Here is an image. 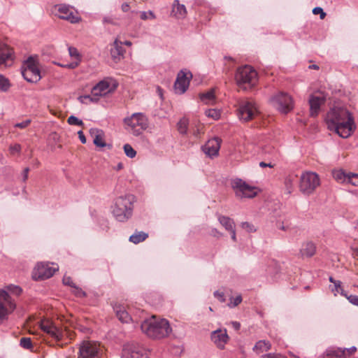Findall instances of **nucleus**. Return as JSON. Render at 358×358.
I'll return each mask as SVG.
<instances>
[{
  "instance_id": "nucleus-40",
  "label": "nucleus",
  "mask_w": 358,
  "mask_h": 358,
  "mask_svg": "<svg viewBox=\"0 0 358 358\" xmlns=\"http://www.w3.org/2000/svg\"><path fill=\"white\" fill-rule=\"evenodd\" d=\"M140 17H141V19L143 20H146L148 19L154 20L156 18L155 13L151 10H149L148 12H146V11L141 12Z\"/></svg>"
},
{
  "instance_id": "nucleus-34",
  "label": "nucleus",
  "mask_w": 358,
  "mask_h": 358,
  "mask_svg": "<svg viewBox=\"0 0 358 358\" xmlns=\"http://www.w3.org/2000/svg\"><path fill=\"white\" fill-rule=\"evenodd\" d=\"M205 115L214 120H217L220 118L221 113L220 110L212 108L206 110L205 111Z\"/></svg>"
},
{
  "instance_id": "nucleus-29",
  "label": "nucleus",
  "mask_w": 358,
  "mask_h": 358,
  "mask_svg": "<svg viewBox=\"0 0 358 358\" xmlns=\"http://www.w3.org/2000/svg\"><path fill=\"white\" fill-rule=\"evenodd\" d=\"M122 43L118 40L114 41V47L110 50V55L114 60L120 59L123 56L125 50L122 46Z\"/></svg>"
},
{
  "instance_id": "nucleus-12",
  "label": "nucleus",
  "mask_w": 358,
  "mask_h": 358,
  "mask_svg": "<svg viewBox=\"0 0 358 358\" xmlns=\"http://www.w3.org/2000/svg\"><path fill=\"white\" fill-rule=\"evenodd\" d=\"M273 106L281 113H287L294 107L292 97L287 93L280 92L271 99Z\"/></svg>"
},
{
  "instance_id": "nucleus-27",
  "label": "nucleus",
  "mask_w": 358,
  "mask_h": 358,
  "mask_svg": "<svg viewBox=\"0 0 358 358\" xmlns=\"http://www.w3.org/2000/svg\"><path fill=\"white\" fill-rule=\"evenodd\" d=\"M271 348V343L268 341L260 340L257 341L252 348V350L257 355L270 350Z\"/></svg>"
},
{
  "instance_id": "nucleus-43",
  "label": "nucleus",
  "mask_w": 358,
  "mask_h": 358,
  "mask_svg": "<svg viewBox=\"0 0 358 358\" xmlns=\"http://www.w3.org/2000/svg\"><path fill=\"white\" fill-rule=\"evenodd\" d=\"M348 183H350L354 186H358V174L349 173V179Z\"/></svg>"
},
{
  "instance_id": "nucleus-19",
  "label": "nucleus",
  "mask_w": 358,
  "mask_h": 358,
  "mask_svg": "<svg viewBox=\"0 0 358 358\" xmlns=\"http://www.w3.org/2000/svg\"><path fill=\"white\" fill-rule=\"evenodd\" d=\"M221 144V139L213 138L208 140L202 147V150L208 156L212 157L218 155Z\"/></svg>"
},
{
  "instance_id": "nucleus-62",
  "label": "nucleus",
  "mask_w": 358,
  "mask_h": 358,
  "mask_svg": "<svg viewBox=\"0 0 358 358\" xmlns=\"http://www.w3.org/2000/svg\"><path fill=\"white\" fill-rule=\"evenodd\" d=\"M29 171V169L28 167L25 168L23 171V180L26 181L28 178V173Z\"/></svg>"
},
{
  "instance_id": "nucleus-41",
  "label": "nucleus",
  "mask_w": 358,
  "mask_h": 358,
  "mask_svg": "<svg viewBox=\"0 0 358 358\" xmlns=\"http://www.w3.org/2000/svg\"><path fill=\"white\" fill-rule=\"evenodd\" d=\"M67 122L71 125H78L83 126V122L81 120H79L78 117L73 115H71L68 120Z\"/></svg>"
},
{
  "instance_id": "nucleus-57",
  "label": "nucleus",
  "mask_w": 358,
  "mask_h": 358,
  "mask_svg": "<svg viewBox=\"0 0 358 358\" xmlns=\"http://www.w3.org/2000/svg\"><path fill=\"white\" fill-rule=\"evenodd\" d=\"M210 234L214 237L217 238L222 236V234L221 232H220L217 229H215V228L211 229Z\"/></svg>"
},
{
  "instance_id": "nucleus-46",
  "label": "nucleus",
  "mask_w": 358,
  "mask_h": 358,
  "mask_svg": "<svg viewBox=\"0 0 358 358\" xmlns=\"http://www.w3.org/2000/svg\"><path fill=\"white\" fill-rule=\"evenodd\" d=\"M259 358H287L280 353H267L262 355Z\"/></svg>"
},
{
  "instance_id": "nucleus-17",
  "label": "nucleus",
  "mask_w": 358,
  "mask_h": 358,
  "mask_svg": "<svg viewBox=\"0 0 358 358\" xmlns=\"http://www.w3.org/2000/svg\"><path fill=\"white\" fill-rule=\"evenodd\" d=\"M192 75L190 72L180 71L177 76L176 80L174 84V89L177 94H182L187 90L190 79Z\"/></svg>"
},
{
  "instance_id": "nucleus-37",
  "label": "nucleus",
  "mask_w": 358,
  "mask_h": 358,
  "mask_svg": "<svg viewBox=\"0 0 358 358\" xmlns=\"http://www.w3.org/2000/svg\"><path fill=\"white\" fill-rule=\"evenodd\" d=\"M332 292L336 296L337 293H340L342 296H347V293L341 287V282L338 280L335 282L334 288L331 289Z\"/></svg>"
},
{
  "instance_id": "nucleus-58",
  "label": "nucleus",
  "mask_w": 358,
  "mask_h": 358,
  "mask_svg": "<svg viewBox=\"0 0 358 358\" xmlns=\"http://www.w3.org/2000/svg\"><path fill=\"white\" fill-rule=\"evenodd\" d=\"M343 350H345V355L348 357V355H350L355 353L357 350V348L355 347H352L350 348H344Z\"/></svg>"
},
{
  "instance_id": "nucleus-14",
  "label": "nucleus",
  "mask_w": 358,
  "mask_h": 358,
  "mask_svg": "<svg viewBox=\"0 0 358 358\" xmlns=\"http://www.w3.org/2000/svg\"><path fill=\"white\" fill-rule=\"evenodd\" d=\"M40 327L44 333L57 341H61L64 337V331L49 319L42 320L40 322Z\"/></svg>"
},
{
  "instance_id": "nucleus-50",
  "label": "nucleus",
  "mask_w": 358,
  "mask_h": 358,
  "mask_svg": "<svg viewBox=\"0 0 358 358\" xmlns=\"http://www.w3.org/2000/svg\"><path fill=\"white\" fill-rule=\"evenodd\" d=\"M348 300L353 305L358 306V296L357 295H348L345 296Z\"/></svg>"
},
{
  "instance_id": "nucleus-22",
  "label": "nucleus",
  "mask_w": 358,
  "mask_h": 358,
  "mask_svg": "<svg viewBox=\"0 0 358 358\" xmlns=\"http://www.w3.org/2000/svg\"><path fill=\"white\" fill-rule=\"evenodd\" d=\"M90 134L93 138V143L96 146L99 148L106 146V143L104 140V133L102 130L96 128H92L90 130Z\"/></svg>"
},
{
  "instance_id": "nucleus-15",
  "label": "nucleus",
  "mask_w": 358,
  "mask_h": 358,
  "mask_svg": "<svg viewBox=\"0 0 358 358\" xmlns=\"http://www.w3.org/2000/svg\"><path fill=\"white\" fill-rule=\"evenodd\" d=\"M57 15L59 18L67 20L71 23H78L81 20L78 12L73 8L65 4L58 6Z\"/></svg>"
},
{
  "instance_id": "nucleus-24",
  "label": "nucleus",
  "mask_w": 358,
  "mask_h": 358,
  "mask_svg": "<svg viewBox=\"0 0 358 358\" xmlns=\"http://www.w3.org/2000/svg\"><path fill=\"white\" fill-rule=\"evenodd\" d=\"M172 15L178 19H183L186 17L187 10L183 4H180L178 0H175L172 6Z\"/></svg>"
},
{
  "instance_id": "nucleus-16",
  "label": "nucleus",
  "mask_w": 358,
  "mask_h": 358,
  "mask_svg": "<svg viewBox=\"0 0 358 358\" xmlns=\"http://www.w3.org/2000/svg\"><path fill=\"white\" fill-rule=\"evenodd\" d=\"M116 87L117 84L115 81L112 79H106L101 80L92 89V96H104L114 91Z\"/></svg>"
},
{
  "instance_id": "nucleus-51",
  "label": "nucleus",
  "mask_w": 358,
  "mask_h": 358,
  "mask_svg": "<svg viewBox=\"0 0 358 358\" xmlns=\"http://www.w3.org/2000/svg\"><path fill=\"white\" fill-rule=\"evenodd\" d=\"M31 123L30 120H26L22 122H19L15 124V127L20 128V129H24L27 127Z\"/></svg>"
},
{
  "instance_id": "nucleus-30",
  "label": "nucleus",
  "mask_w": 358,
  "mask_h": 358,
  "mask_svg": "<svg viewBox=\"0 0 358 358\" xmlns=\"http://www.w3.org/2000/svg\"><path fill=\"white\" fill-rule=\"evenodd\" d=\"M218 221L227 231H231L235 228V223L234 220L227 216L219 215Z\"/></svg>"
},
{
  "instance_id": "nucleus-9",
  "label": "nucleus",
  "mask_w": 358,
  "mask_h": 358,
  "mask_svg": "<svg viewBox=\"0 0 358 358\" xmlns=\"http://www.w3.org/2000/svg\"><path fill=\"white\" fill-rule=\"evenodd\" d=\"M232 187L236 196L239 199H251L257 196L258 192L256 187L250 185L240 178H236L232 182Z\"/></svg>"
},
{
  "instance_id": "nucleus-63",
  "label": "nucleus",
  "mask_w": 358,
  "mask_h": 358,
  "mask_svg": "<svg viewBox=\"0 0 358 358\" xmlns=\"http://www.w3.org/2000/svg\"><path fill=\"white\" fill-rule=\"evenodd\" d=\"M259 166L261 167H270V168L273 167V165L271 163H266L264 162H260Z\"/></svg>"
},
{
  "instance_id": "nucleus-25",
  "label": "nucleus",
  "mask_w": 358,
  "mask_h": 358,
  "mask_svg": "<svg viewBox=\"0 0 358 358\" xmlns=\"http://www.w3.org/2000/svg\"><path fill=\"white\" fill-rule=\"evenodd\" d=\"M13 51L7 45L0 43V65L4 64L8 60H12Z\"/></svg>"
},
{
  "instance_id": "nucleus-28",
  "label": "nucleus",
  "mask_w": 358,
  "mask_h": 358,
  "mask_svg": "<svg viewBox=\"0 0 358 358\" xmlns=\"http://www.w3.org/2000/svg\"><path fill=\"white\" fill-rule=\"evenodd\" d=\"M114 310L116 313V315L118 317L119 320L122 322L128 323L131 320H132L131 317L128 313L125 308L122 306H116L114 308Z\"/></svg>"
},
{
  "instance_id": "nucleus-21",
  "label": "nucleus",
  "mask_w": 358,
  "mask_h": 358,
  "mask_svg": "<svg viewBox=\"0 0 358 358\" xmlns=\"http://www.w3.org/2000/svg\"><path fill=\"white\" fill-rule=\"evenodd\" d=\"M325 102L322 95H312L309 99L310 113L312 117L317 116L320 112V106Z\"/></svg>"
},
{
  "instance_id": "nucleus-10",
  "label": "nucleus",
  "mask_w": 358,
  "mask_h": 358,
  "mask_svg": "<svg viewBox=\"0 0 358 358\" xmlns=\"http://www.w3.org/2000/svg\"><path fill=\"white\" fill-rule=\"evenodd\" d=\"M102 351L99 343L84 341L79 348L78 358H101Z\"/></svg>"
},
{
  "instance_id": "nucleus-32",
  "label": "nucleus",
  "mask_w": 358,
  "mask_h": 358,
  "mask_svg": "<svg viewBox=\"0 0 358 358\" xmlns=\"http://www.w3.org/2000/svg\"><path fill=\"white\" fill-rule=\"evenodd\" d=\"M334 178L338 182L348 183L349 179V173H345L343 170H335L332 173Z\"/></svg>"
},
{
  "instance_id": "nucleus-42",
  "label": "nucleus",
  "mask_w": 358,
  "mask_h": 358,
  "mask_svg": "<svg viewBox=\"0 0 358 358\" xmlns=\"http://www.w3.org/2000/svg\"><path fill=\"white\" fill-rule=\"evenodd\" d=\"M69 52L71 57L76 59V62H80V55L78 51V50L74 47L69 48Z\"/></svg>"
},
{
  "instance_id": "nucleus-45",
  "label": "nucleus",
  "mask_w": 358,
  "mask_h": 358,
  "mask_svg": "<svg viewBox=\"0 0 358 358\" xmlns=\"http://www.w3.org/2000/svg\"><path fill=\"white\" fill-rule=\"evenodd\" d=\"M241 227L243 229L250 233L255 232L256 231L255 226L248 222H243L241 224Z\"/></svg>"
},
{
  "instance_id": "nucleus-61",
  "label": "nucleus",
  "mask_w": 358,
  "mask_h": 358,
  "mask_svg": "<svg viewBox=\"0 0 358 358\" xmlns=\"http://www.w3.org/2000/svg\"><path fill=\"white\" fill-rule=\"evenodd\" d=\"M121 9L123 12L126 13L129 10L130 6L127 3H124L121 6Z\"/></svg>"
},
{
  "instance_id": "nucleus-23",
  "label": "nucleus",
  "mask_w": 358,
  "mask_h": 358,
  "mask_svg": "<svg viewBox=\"0 0 358 358\" xmlns=\"http://www.w3.org/2000/svg\"><path fill=\"white\" fill-rule=\"evenodd\" d=\"M322 358H348L345 350L341 348H329L324 353Z\"/></svg>"
},
{
  "instance_id": "nucleus-55",
  "label": "nucleus",
  "mask_w": 358,
  "mask_h": 358,
  "mask_svg": "<svg viewBox=\"0 0 358 358\" xmlns=\"http://www.w3.org/2000/svg\"><path fill=\"white\" fill-rule=\"evenodd\" d=\"M73 288L75 289L74 290V294L76 296H78V297H84L85 296V292L84 291H83L80 288H78L77 287H73Z\"/></svg>"
},
{
  "instance_id": "nucleus-36",
  "label": "nucleus",
  "mask_w": 358,
  "mask_h": 358,
  "mask_svg": "<svg viewBox=\"0 0 358 358\" xmlns=\"http://www.w3.org/2000/svg\"><path fill=\"white\" fill-rule=\"evenodd\" d=\"M10 87V82L8 78L0 75V91L6 92Z\"/></svg>"
},
{
  "instance_id": "nucleus-59",
  "label": "nucleus",
  "mask_w": 358,
  "mask_h": 358,
  "mask_svg": "<svg viewBox=\"0 0 358 358\" xmlns=\"http://www.w3.org/2000/svg\"><path fill=\"white\" fill-rule=\"evenodd\" d=\"M78 135L79 139L80 140L81 143L85 144L86 143V138H85L83 131H78Z\"/></svg>"
},
{
  "instance_id": "nucleus-48",
  "label": "nucleus",
  "mask_w": 358,
  "mask_h": 358,
  "mask_svg": "<svg viewBox=\"0 0 358 358\" xmlns=\"http://www.w3.org/2000/svg\"><path fill=\"white\" fill-rule=\"evenodd\" d=\"M202 130L203 126L201 125L200 124H198L197 125L195 126V128L193 129V135L196 138H199L201 134L203 133Z\"/></svg>"
},
{
  "instance_id": "nucleus-47",
  "label": "nucleus",
  "mask_w": 358,
  "mask_h": 358,
  "mask_svg": "<svg viewBox=\"0 0 358 358\" xmlns=\"http://www.w3.org/2000/svg\"><path fill=\"white\" fill-rule=\"evenodd\" d=\"M21 145L18 143L11 145L9 147L10 154L14 155L15 153H19L21 151Z\"/></svg>"
},
{
  "instance_id": "nucleus-35",
  "label": "nucleus",
  "mask_w": 358,
  "mask_h": 358,
  "mask_svg": "<svg viewBox=\"0 0 358 358\" xmlns=\"http://www.w3.org/2000/svg\"><path fill=\"white\" fill-rule=\"evenodd\" d=\"M188 120L186 118L181 119L178 123V130L181 134H186L188 126Z\"/></svg>"
},
{
  "instance_id": "nucleus-26",
  "label": "nucleus",
  "mask_w": 358,
  "mask_h": 358,
  "mask_svg": "<svg viewBox=\"0 0 358 358\" xmlns=\"http://www.w3.org/2000/svg\"><path fill=\"white\" fill-rule=\"evenodd\" d=\"M316 252V246L313 242H306L303 243L300 250V253L303 257H311Z\"/></svg>"
},
{
  "instance_id": "nucleus-13",
  "label": "nucleus",
  "mask_w": 358,
  "mask_h": 358,
  "mask_svg": "<svg viewBox=\"0 0 358 358\" xmlns=\"http://www.w3.org/2000/svg\"><path fill=\"white\" fill-rule=\"evenodd\" d=\"M122 358H149L148 351L136 343H127L124 345Z\"/></svg>"
},
{
  "instance_id": "nucleus-8",
  "label": "nucleus",
  "mask_w": 358,
  "mask_h": 358,
  "mask_svg": "<svg viewBox=\"0 0 358 358\" xmlns=\"http://www.w3.org/2000/svg\"><path fill=\"white\" fill-rule=\"evenodd\" d=\"M22 74L29 83H37L41 78L38 63L34 57H29L23 64Z\"/></svg>"
},
{
  "instance_id": "nucleus-53",
  "label": "nucleus",
  "mask_w": 358,
  "mask_h": 358,
  "mask_svg": "<svg viewBox=\"0 0 358 358\" xmlns=\"http://www.w3.org/2000/svg\"><path fill=\"white\" fill-rule=\"evenodd\" d=\"M78 99L83 103H87V101H94V99L90 95L80 96Z\"/></svg>"
},
{
  "instance_id": "nucleus-1",
  "label": "nucleus",
  "mask_w": 358,
  "mask_h": 358,
  "mask_svg": "<svg viewBox=\"0 0 358 358\" xmlns=\"http://www.w3.org/2000/svg\"><path fill=\"white\" fill-rule=\"evenodd\" d=\"M325 122L328 129L343 138L350 136L356 128L352 113L344 106L331 108L326 115Z\"/></svg>"
},
{
  "instance_id": "nucleus-49",
  "label": "nucleus",
  "mask_w": 358,
  "mask_h": 358,
  "mask_svg": "<svg viewBox=\"0 0 358 358\" xmlns=\"http://www.w3.org/2000/svg\"><path fill=\"white\" fill-rule=\"evenodd\" d=\"M313 13L315 15L320 14L321 20H323L326 17V13H324L323 9L320 7L314 8L313 10Z\"/></svg>"
},
{
  "instance_id": "nucleus-4",
  "label": "nucleus",
  "mask_w": 358,
  "mask_h": 358,
  "mask_svg": "<svg viewBox=\"0 0 358 358\" xmlns=\"http://www.w3.org/2000/svg\"><path fill=\"white\" fill-rule=\"evenodd\" d=\"M134 196L131 194L117 197L111 206V212L115 220L126 222L131 217L134 210Z\"/></svg>"
},
{
  "instance_id": "nucleus-7",
  "label": "nucleus",
  "mask_w": 358,
  "mask_h": 358,
  "mask_svg": "<svg viewBox=\"0 0 358 358\" xmlns=\"http://www.w3.org/2000/svg\"><path fill=\"white\" fill-rule=\"evenodd\" d=\"M320 185V178L315 173L306 172L301 176L299 189L305 195L313 194Z\"/></svg>"
},
{
  "instance_id": "nucleus-64",
  "label": "nucleus",
  "mask_w": 358,
  "mask_h": 358,
  "mask_svg": "<svg viewBox=\"0 0 358 358\" xmlns=\"http://www.w3.org/2000/svg\"><path fill=\"white\" fill-rule=\"evenodd\" d=\"M231 234V239L236 241V229L234 228L231 231H229Z\"/></svg>"
},
{
  "instance_id": "nucleus-6",
  "label": "nucleus",
  "mask_w": 358,
  "mask_h": 358,
  "mask_svg": "<svg viewBox=\"0 0 358 358\" xmlns=\"http://www.w3.org/2000/svg\"><path fill=\"white\" fill-rule=\"evenodd\" d=\"M235 80L240 88L244 90L251 89L257 83V73L251 66H243L236 70Z\"/></svg>"
},
{
  "instance_id": "nucleus-5",
  "label": "nucleus",
  "mask_w": 358,
  "mask_h": 358,
  "mask_svg": "<svg viewBox=\"0 0 358 358\" xmlns=\"http://www.w3.org/2000/svg\"><path fill=\"white\" fill-rule=\"evenodd\" d=\"M124 129L135 136L141 135L149 125L148 119L142 113H134L123 120Z\"/></svg>"
},
{
  "instance_id": "nucleus-39",
  "label": "nucleus",
  "mask_w": 358,
  "mask_h": 358,
  "mask_svg": "<svg viewBox=\"0 0 358 358\" xmlns=\"http://www.w3.org/2000/svg\"><path fill=\"white\" fill-rule=\"evenodd\" d=\"M20 344L24 349L29 350L32 348V342L30 338L23 337L20 339Z\"/></svg>"
},
{
  "instance_id": "nucleus-60",
  "label": "nucleus",
  "mask_w": 358,
  "mask_h": 358,
  "mask_svg": "<svg viewBox=\"0 0 358 358\" xmlns=\"http://www.w3.org/2000/svg\"><path fill=\"white\" fill-rule=\"evenodd\" d=\"M277 227L282 231H287L289 229L288 226H285L283 222H279L277 225Z\"/></svg>"
},
{
  "instance_id": "nucleus-2",
  "label": "nucleus",
  "mask_w": 358,
  "mask_h": 358,
  "mask_svg": "<svg viewBox=\"0 0 358 358\" xmlns=\"http://www.w3.org/2000/svg\"><path fill=\"white\" fill-rule=\"evenodd\" d=\"M22 290L19 286L8 285L0 289V324L8 319L17 306V299Z\"/></svg>"
},
{
  "instance_id": "nucleus-44",
  "label": "nucleus",
  "mask_w": 358,
  "mask_h": 358,
  "mask_svg": "<svg viewBox=\"0 0 358 358\" xmlns=\"http://www.w3.org/2000/svg\"><path fill=\"white\" fill-rule=\"evenodd\" d=\"M242 301V296L241 295H238L236 296L235 298H231L230 299V303H229V306L230 308H234L237 306L238 304H240Z\"/></svg>"
},
{
  "instance_id": "nucleus-38",
  "label": "nucleus",
  "mask_w": 358,
  "mask_h": 358,
  "mask_svg": "<svg viewBox=\"0 0 358 358\" xmlns=\"http://www.w3.org/2000/svg\"><path fill=\"white\" fill-rule=\"evenodd\" d=\"M124 148V153L125 155L130 157V158H134L136 155V150L131 147V145L129 144H125L123 147Z\"/></svg>"
},
{
  "instance_id": "nucleus-3",
  "label": "nucleus",
  "mask_w": 358,
  "mask_h": 358,
  "mask_svg": "<svg viewBox=\"0 0 358 358\" xmlns=\"http://www.w3.org/2000/svg\"><path fill=\"white\" fill-rule=\"evenodd\" d=\"M141 328L148 336L152 338H163L168 336L171 332V328L168 320L157 319L155 316L144 320Z\"/></svg>"
},
{
  "instance_id": "nucleus-54",
  "label": "nucleus",
  "mask_w": 358,
  "mask_h": 358,
  "mask_svg": "<svg viewBox=\"0 0 358 358\" xmlns=\"http://www.w3.org/2000/svg\"><path fill=\"white\" fill-rule=\"evenodd\" d=\"M63 283L66 285H69L72 287H75V284L73 282V280L71 277L64 276L63 278Z\"/></svg>"
},
{
  "instance_id": "nucleus-18",
  "label": "nucleus",
  "mask_w": 358,
  "mask_h": 358,
  "mask_svg": "<svg viewBox=\"0 0 358 358\" xmlns=\"http://www.w3.org/2000/svg\"><path fill=\"white\" fill-rule=\"evenodd\" d=\"M57 268L52 267L48 263H39L34 269V278L38 279H46L52 277Z\"/></svg>"
},
{
  "instance_id": "nucleus-31",
  "label": "nucleus",
  "mask_w": 358,
  "mask_h": 358,
  "mask_svg": "<svg viewBox=\"0 0 358 358\" xmlns=\"http://www.w3.org/2000/svg\"><path fill=\"white\" fill-rule=\"evenodd\" d=\"M200 99L206 104H213L215 101V92L213 89L210 90L207 92L200 94Z\"/></svg>"
},
{
  "instance_id": "nucleus-56",
  "label": "nucleus",
  "mask_w": 358,
  "mask_h": 358,
  "mask_svg": "<svg viewBox=\"0 0 358 358\" xmlns=\"http://www.w3.org/2000/svg\"><path fill=\"white\" fill-rule=\"evenodd\" d=\"M78 64H79V62H71V63H69V64H62L61 66H63V67H66V68L70 69H73L76 68L78 66Z\"/></svg>"
},
{
  "instance_id": "nucleus-20",
  "label": "nucleus",
  "mask_w": 358,
  "mask_h": 358,
  "mask_svg": "<svg viewBox=\"0 0 358 358\" xmlns=\"http://www.w3.org/2000/svg\"><path fill=\"white\" fill-rule=\"evenodd\" d=\"M229 339V337L225 329H219L211 333V340L220 349H223L224 348V345L228 342Z\"/></svg>"
},
{
  "instance_id": "nucleus-33",
  "label": "nucleus",
  "mask_w": 358,
  "mask_h": 358,
  "mask_svg": "<svg viewBox=\"0 0 358 358\" xmlns=\"http://www.w3.org/2000/svg\"><path fill=\"white\" fill-rule=\"evenodd\" d=\"M148 237V234L143 231H136L133 235L129 237V241L134 244H138L143 242Z\"/></svg>"
},
{
  "instance_id": "nucleus-11",
  "label": "nucleus",
  "mask_w": 358,
  "mask_h": 358,
  "mask_svg": "<svg viewBox=\"0 0 358 358\" xmlns=\"http://www.w3.org/2000/svg\"><path fill=\"white\" fill-rule=\"evenodd\" d=\"M259 111L256 103L252 101L245 100L239 103L238 115L241 120L245 122L252 120Z\"/></svg>"
},
{
  "instance_id": "nucleus-52",
  "label": "nucleus",
  "mask_w": 358,
  "mask_h": 358,
  "mask_svg": "<svg viewBox=\"0 0 358 358\" xmlns=\"http://www.w3.org/2000/svg\"><path fill=\"white\" fill-rule=\"evenodd\" d=\"M214 296L217 298L220 302H224L225 301V297L224 292L215 291L214 292Z\"/></svg>"
}]
</instances>
